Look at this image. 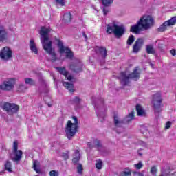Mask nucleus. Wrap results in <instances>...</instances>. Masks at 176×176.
<instances>
[{
  "instance_id": "13d9d810",
  "label": "nucleus",
  "mask_w": 176,
  "mask_h": 176,
  "mask_svg": "<svg viewBox=\"0 0 176 176\" xmlns=\"http://www.w3.org/2000/svg\"><path fill=\"white\" fill-rule=\"evenodd\" d=\"M113 1V0H111V3H112Z\"/></svg>"
},
{
  "instance_id": "e433bc0d",
  "label": "nucleus",
  "mask_w": 176,
  "mask_h": 176,
  "mask_svg": "<svg viewBox=\"0 0 176 176\" xmlns=\"http://www.w3.org/2000/svg\"><path fill=\"white\" fill-rule=\"evenodd\" d=\"M77 173L78 174H83V166H82L81 164H80L77 167Z\"/></svg>"
},
{
  "instance_id": "c85d7f7f",
  "label": "nucleus",
  "mask_w": 176,
  "mask_h": 176,
  "mask_svg": "<svg viewBox=\"0 0 176 176\" xmlns=\"http://www.w3.org/2000/svg\"><path fill=\"white\" fill-rule=\"evenodd\" d=\"M120 176H131V169H124V170L120 173Z\"/></svg>"
},
{
  "instance_id": "de8ad7c7",
  "label": "nucleus",
  "mask_w": 176,
  "mask_h": 176,
  "mask_svg": "<svg viewBox=\"0 0 176 176\" xmlns=\"http://www.w3.org/2000/svg\"><path fill=\"white\" fill-rule=\"evenodd\" d=\"M134 176H144V173H138V172H134Z\"/></svg>"
},
{
  "instance_id": "7c9ffc66",
  "label": "nucleus",
  "mask_w": 176,
  "mask_h": 176,
  "mask_svg": "<svg viewBox=\"0 0 176 176\" xmlns=\"http://www.w3.org/2000/svg\"><path fill=\"white\" fill-rule=\"evenodd\" d=\"M135 40V38L134 37V35L131 34L128 38V40L126 41V44L129 46H131V45H133V43L134 42Z\"/></svg>"
},
{
  "instance_id": "5701e85b",
  "label": "nucleus",
  "mask_w": 176,
  "mask_h": 176,
  "mask_svg": "<svg viewBox=\"0 0 176 176\" xmlns=\"http://www.w3.org/2000/svg\"><path fill=\"white\" fill-rule=\"evenodd\" d=\"M136 111L138 116H146V113H145V110H144V108H142L141 105H136Z\"/></svg>"
},
{
  "instance_id": "a19ab883",
  "label": "nucleus",
  "mask_w": 176,
  "mask_h": 176,
  "mask_svg": "<svg viewBox=\"0 0 176 176\" xmlns=\"http://www.w3.org/2000/svg\"><path fill=\"white\" fill-rule=\"evenodd\" d=\"M157 172V169L156 167L153 166L151 169V173L153 175H155L156 173Z\"/></svg>"
},
{
  "instance_id": "c756f323",
  "label": "nucleus",
  "mask_w": 176,
  "mask_h": 176,
  "mask_svg": "<svg viewBox=\"0 0 176 176\" xmlns=\"http://www.w3.org/2000/svg\"><path fill=\"white\" fill-rule=\"evenodd\" d=\"M27 90V88L25 87V85L24 84H19L17 87V91L19 93H24Z\"/></svg>"
},
{
  "instance_id": "9b49d317",
  "label": "nucleus",
  "mask_w": 176,
  "mask_h": 176,
  "mask_svg": "<svg viewBox=\"0 0 176 176\" xmlns=\"http://www.w3.org/2000/svg\"><path fill=\"white\" fill-rule=\"evenodd\" d=\"M175 24L176 16H173L170 19L164 22V23L157 28V31L158 32H164V31L167 30V27H171V25H175Z\"/></svg>"
},
{
  "instance_id": "f03ea898",
  "label": "nucleus",
  "mask_w": 176,
  "mask_h": 176,
  "mask_svg": "<svg viewBox=\"0 0 176 176\" xmlns=\"http://www.w3.org/2000/svg\"><path fill=\"white\" fill-rule=\"evenodd\" d=\"M74 122L72 123V120H68L65 126V133L68 140H71L72 137H75L78 130L79 129V121H78V118L76 116H72Z\"/></svg>"
},
{
  "instance_id": "a878e982",
  "label": "nucleus",
  "mask_w": 176,
  "mask_h": 176,
  "mask_svg": "<svg viewBox=\"0 0 176 176\" xmlns=\"http://www.w3.org/2000/svg\"><path fill=\"white\" fill-rule=\"evenodd\" d=\"M146 51L148 54H155L156 51L152 45H148L146 46Z\"/></svg>"
},
{
  "instance_id": "aec40b11",
  "label": "nucleus",
  "mask_w": 176,
  "mask_h": 176,
  "mask_svg": "<svg viewBox=\"0 0 176 176\" xmlns=\"http://www.w3.org/2000/svg\"><path fill=\"white\" fill-rule=\"evenodd\" d=\"M80 160V153H79V150H76L74 151V155L72 159V162L74 163V164H78Z\"/></svg>"
},
{
  "instance_id": "dca6fc26",
  "label": "nucleus",
  "mask_w": 176,
  "mask_h": 176,
  "mask_svg": "<svg viewBox=\"0 0 176 176\" xmlns=\"http://www.w3.org/2000/svg\"><path fill=\"white\" fill-rule=\"evenodd\" d=\"M113 123L116 127L119 128L123 126L124 121L123 120H120V118H119V115L115 113L113 115Z\"/></svg>"
},
{
  "instance_id": "37998d69",
  "label": "nucleus",
  "mask_w": 176,
  "mask_h": 176,
  "mask_svg": "<svg viewBox=\"0 0 176 176\" xmlns=\"http://www.w3.org/2000/svg\"><path fill=\"white\" fill-rule=\"evenodd\" d=\"M170 127H171V122L168 121L166 124L165 129H166V130H168V129H170Z\"/></svg>"
},
{
  "instance_id": "58836bf2",
  "label": "nucleus",
  "mask_w": 176,
  "mask_h": 176,
  "mask_svg": "<svg viewBox=\"0 0 176 176\" xmlns=\"http://www.w3.org/2000/svg\"><path fill=\"white\" fill-rule=\"evenodd\" d=\"M59 173L56 170H51L50 172V176H58Z\"/></svg>"
},
{
  "instance_id": "f704fd0d",
  "label": "nucleus",
  "mask_w": 176,
  "mask_h": 176,
  "mask_svg": "<svg viewBox=\"0 0 176 176\" xmlns=\"http://www.w3.org/2000/svg\"><path fill=\"white\" fill-rule=\"evenodd\" d=\"M102 2V5L104 6V8H108L109 5H111V0H100Z\"/></svg>"
},
{
  "instance_id": "473e14b6",
  "label": "nucleus",
  "mask_w": 176,
  "mask_h": 176,
  "mask_svg": "<svg viewBox=\"0 0 176 176\" xmlns=\"http://www.w3.org/2000/svg\"><path fill=\"white\" fill-rule=\"evenodd\" d=\"M38 163H39V162H38L37 160L34 162V163H33V168H34V171H36V173H37L38 174H40L41 169L37 168L38 167V165H37Z\"/></svg>"
},
{
  "instance_id": "2f4dec72",
  "label": "nucleus",
  "mask_w": 176,
  "mask_h": 176,
  "mask_svg": "<svg viewBox=\"0 0 176 176\" xmlns=\"http://www.w3.org/2000/svg\"><path fill=\"white\" fill-rule=\"evenodd\" d=\"M25 83L26 85H30V86H35V81L32 78H25Z\"/></svg>"
},
{
  "instance_id": "3c124183",
  "label": "nucleus",
  "mask_w": 176,
  "mask_h": 176,
  "mask_svg": "<svg viewBox=\"0 0 176 176\" xmlns=\"http://www.w3.org/2000/svg\"><path fill=\"white\" fill-rule=\"evenodd\" d=\"M103 14L104 16H107V14H108V10H107V9L103 8Z\"/></svg>"
},
{
  "instance_id": "412c9836",
  "label": "nucleus",
  "mask_w": 176,
  "mask_h": 176,
  "mask_svg": "<svg viewBox=\"0 0 176 176\" xmlns=\"http://www.w3.org/2000/svg\"><path fill=\"white\" fill-rule=\"evenodd\" d=\"M63 20L66 24L71 23L72 21V14L71 12L64 14Z\"/></svg>"
},
{
  "instance_id": "bb28decb",
  "label": "nucleus",
  "mask_w": 176,
  "mask_h": 176,
  "mask_svg": "<svg viewBox=\"0 0 176 176\" xmlns=\"http://www.w3.org/2000/svg\"><path fill=\"white\" fill-rule=\"evenodd\" d=\"M4 168L6 171H8V173H12V162L9 160L6 161L4 164Z\"/></svg>"
},
{
  "instance_id": "0eeeda50",
  "label": "nucleus",
  "mask_w": 176,
  "mask_h": 176,
  "mask_svg": "<svg viewBox=\"0 0 176 176\" xmlns=\"http://www.w3.org/2000/svg\"><path fill=\"white\" fill-rule=\"evenodd\" d=\"M58 42V47L59 49V53L60 54H63V53H66V58H69V60H73L74 58V52L69 49L68 47H64L63 42L57 38Z\"/></svg>"
},
{
  "instance_id": "c03bdc74",
  "label": "nucleus",
  "mask_w": 176,
  "mask_h": 176,
  "mask_svg": "<svg viewBox=\"0 0 176 176\" xmlns=\"http://www.w3.org/2000/svg\"><path fill=\"white\" fill-rule=\"evenodd\" d=\"M107 34H111V24H107V29L106 31Z\"/></svg>"
},
{
  "instance_id": "603ef678",
  "label": "nucleus",
  "mask_w": 176,
  "mask_h": 176,
  "mask_svg": "<svg viewBox=\"0 0 176 176\" xmlns=\"http://www.w3.org/2000/svg\"><path fill=\"white\" fill-rule=\"evenodd\" d=\"M82 36H84V38H85V39L87 40V35H86V32H82Z\"/></svg>"
},
{
  "instance_id": "39448f33",
  "label": "nucleus",
  "mask_w": 176,
  "mask_h": 176,
  "mask_svg": "<svg viewBox=\"0 0 176 176\" xmlns=\"http://www.w3.org/2000/svg\"><path fill=\"white\" fill-rule=\"evenodd\" d=\"M3 111L6 112L10 116H13L15 113L19 112L20 107L14 103H10L9 102H5L1 104Z\"/></svg>"
},
{
  "instance_id": "393cba45",
  "label": "nucleus",
  "mask_w": 176,
  "mask_h": 176,
  "mask_svg": "<svg viewBox=\"0 0 176 176\" xmlns=\"http://www.w3.org/2000/svg\"><path fill=\"white\" fill-rule=\"evenodd\" d=\"M56 69L60 75H63L65 78H67V76L68 74H69V72L67 71L64 67H56Z\"/></svg>"
},
{
  "instance_id": "09e8293b",
  "label": "nucleus",
  "mask_w": 176,
  "mask_h": 176,
  "mask_svg": "<svg viewBox=\"0 0 176 176\" xmlns=\"http://www.w3.org/2000/svg\"><path fill=\"white\" fill-rule=\"evenodd\" d=\"M87 145H88V146H89V148H90V149H93V148H95L94 144V145L91 144V142H88V143H87Z\"/></svg>"
},
{
  "instance_id": "4d7b16f0",
  "label": "nucleus",
  "mask_w": 176,
  "mask_h": 176,
  "mask_svg": "<svg viewBox=\"0 0 176 176\" xmlns=\"http://www.w3.org/2000/svg\"><path fill=\"white\" fill-rule=\"evenodd\" d=\"M117 131V133H118V134H120V132H119V131Z\"/></svg>"
},
{
  "instance_id": "79ce46f5",
  "label": "nucleus",
  "mask_w": 176,
  "mask_h": 176,
  "mask_svg": "<svg viewBox=\"0 0 176 176\" xmlns=\"http://www.w3.org/2000/svg\"><path fill=\"white\" fill-rule=\"evenodd\" d=\"M62 157H63L64 160H68V159H69V155L67 153H63Z\"/></svg>"
},
{
  "instance_id": "ea45409f",
  "label": "nucleus",
  "mask_w": 176,
  "mask_h": 176,
  "mask_svg": "<svg viewBox=\"0 0 176 176\" xmlns=\"http://www.w3.org/2000/svg\"><path fill=\"white\" fill-rule=\"evenodd\" d=\"M56 3H58L60 5V6H65V1L64 0H55Z\"/></svg>"
},
{
  "instance_id": "1a4fd4ad",
  "label": "nucleus",
  "mask_w": 176,
  "mask_h": 176,
  "mask_svg": "<svg viewBox=\"0 0 176 176\" xmlns=\"http://www.w3.org/2000/svg\"><path fill=\"white\" fill-rule=\"evenodd\" d=\"M14 85H16V80L10 78L2 82L0 89L3 91H12L14 89Z\"/></svg>"
},
{
  "instance_id": "864d4df0",
  "label": "nucleus",
  "mask_w": 176,
  "mask_h": 176,
  "mask_svg": "<svg viewBox=\"0 0 176 176\" xmlns=\"http://www.w3.org/2000/svg\"><path fill=\"white\" fill-rule=\"evenodd\" d=\"M158 47H159L160 49H163V44H159V45H158Z\"/></svg>"
},
{
  "instance_id": "a211bd4d",
  "label": "nucleus",
  "mask_w": 176,
  "mask_h": 176,
  "mask_svg": "<svg viewBox=\"0 0 176 176\" xmlns=\"http://www.w3.org/2000/svg\"><path fill=\"white\" fill-rule=\"evenodd\" d=\"M8 39V32L2 25H0V42H4Z\"/></svg>"
},
{
  "instance_id": "f8f14e48",
  "label": "nucleus",
  "mask_w": 176,
  "mask_h": 176,
  "mask_svg": "<svg viewBox=\"0 0 176 176\" xmlns=\"http://www.w3.org/2000/svg\"><path fill=\"white\" fill-rule=\"evenodd\" d=\"M0 57L2 60H9L13 57V52L8 47H5L0 52Z\"/></svg>"
},
{
  "instance_id": "a18cd8bd",
  "label": "nucleus",
  "mask_w": 176,
  "mask_h": 176,
  "mask_svg": "<svg viewBox=\"0 0 176 176\" xmlns=\"http://www.w3.org/2000/svg\"><path fill=\"white\" fill-rule=\"evenodd\" d=\"M140 131L142 133V134H145V133H146L148 131V129H146V128L142 126L140 129Z\"/></svg>"
},
{
  "instance_id": "9d476101",
  "label": "nucleus",
  "mask_w": 176,
  "mask_h": 176,
  "mask_svg": "<svg viewBox=\"0 0 176 176\" xmlns=\"http://www.w3.org/2000/svg\"><path fill=\"white\" fill-rule=\"evenodd\" d=\"M153 105L155 113H160L162 111V95L160 93L154 94L153 98Z\"/></svg>"
},
{
  "instance_id": "c9c22d12",
  "label": "nucleus",
  "mask_w": 176,
  "mask_h": 176,
  "mask_svg": "<svg viewBox=\"0 0 176 176\" xmlns=\"http://www.w3.org/2000/svg\"><path fill=\"white\" fill-rule=\"evenodd\" d=\"M133 166L136 170H141L142 167H144V164H142V162L140 161L139 163L135 164Z\"/></svg>"
},
{
  "instance_id": "4468645a",
  "label": "nucleus",
  "mask_w": 176,
  "mask_h": 176,
  "mask_svg": "<svg viewBox=\"0 0 176 176\" xmlns=\"http://www.w3.org/2000/svg\"><path fill=\"white\" fill-rule=\"evenodd\" d=\"M144 45V39L142 38H138L136 41L135 42L133 47V53H138L142 47V45Z\"/></svg>"
},
{
  "instance_id": "20e7f679",
  "label": "nucleus",
  "mask_w": 176,
  "mask_h": 176,
  "mask_svg": "<svg viewBox=\"0 0 176 176\" xmlns=\"http://www.w3.org/2000/svg\"><path fill=\"white\" fill-rule=\"evenodd\" d=\"M111 31L116 39H120L126 34V27L123 25H119V22L116 21H112Z\"/></svg>"
},
{
  "instance_id": "7ed1b4c3",
  "label": "nucleus",
  "mask_w": 176,
  "mask_h": 176,
  "mask_svg": "<svg viewBox=\"0 0 176 176\" xmlns=\"http://www.w3.org/2000/svg\"><path fill=\"white\" fill-rule=\"evenodd\" d=\"M140 69L138 67H135L133 72L127 74L126 72H122L120 74V80L122 86H127L130 83V79H133V80H138L140 79Z\"/></svg>"
},
{
  "instance_id": "b1692460",
  "label": "nucleus",
  "mask_w": 176,
  "mask_h": 176,
  "mask_svg": "<svg viewBox=\"0 0 176 176\" xmlns=\"http://www.w3.org/2000/svg\"><path fill=\"white\" fill-rule=\"evenodd\" d=\"M94 145L95 148H96L97 151H98L99 152H101V149H102V148H104L102 146V143L101 142V140H100L98 139H96L94 141Z\"/></svg>"
},
{
  "instance_id": "6e6552de",
  "label": "nucleus",
  "mask_w": 176,
  "mask_h": 176,
  "mask_svg": "<svg viewBox=\"0 0 176 176\" xmlns=\"http://www.w3.org/2000/svg\"><path fill=\"white\" fill-rule=\"evenodd\" d=\"M12 153L14 157L12 158V162H20L23 159V151L19 150V142L17 140L13 142Z\"/></svg>"
},
{
  "instance_id": "6e6d98bb",
  "label": "nucleus",
  "mask_w": 176,
  "mask_h": 176,
  "mask_svg": "<svg viewBox=\"0 0 176 176\" xmlns=\"http://www.w3.org/2000/svg\"><path fill=\"white\" fill-rule=\"evenodd\" d=\"M138 155H139V156H142V153H141L140 151H138Z\"/></svg>"
},
{
  "instance_id": "ddd939ff",
  "label": "nucleus",
  "mask_w": 176,
  "mask_h": 176,
  "mask_svg": "<svg viewBox=\"0 0 176 176\" xmlns=\"http://www.w3.org/2000/svg\"><path fill=\"white\" fill-rule=\"evenodd\" d=\"M83 64L80 62L72 63L69 65V69L73 72H76V74H79V72H82L83 71Z\"/></svg>"
},
{
  "instance_id": "6ab92c4d",
  "label": "nucleus",
  "mask_w": 176,
  "mask_h": 176,
  "mask_svg": "<svg viewBox=\"0 0 176 176\" xmlns=\"http://www.w3.org/2000/svg\"><path fill=\"white\" fill-rule=\"evenodd\" d=\"M29 46L32 53L38 54V48L36 47V44H35V41L33 39L30 40Z\"/></svg>"
},
{
  "instance_id": "f257e3e1",
  "label": "nucleus",
  "mask_w": 176,
  "mask_h": 176,
  "mask_svg": "<svg viewBox=\"0 0 176 176\" xmlns=\"http://www.w3.org/2000/svg\"><path fill=\"white\" fill-rule=\"evenodd\" d=\"M50 32V28H47L45 26L41 27L40 30V35L41 36V41L43 45V48L45 52L51 56V61L54 62L57 60V54L53 48V42L52 41H49V33ZM48 43H46L47 42Z\"/></svg>"
},
{
  "instance_id": "4be33fe9",
  "label": "nucleus",
  "mask_w": 176,
  "mask_h": 176,
  "mask_svg": "<svg viewBox=\"0 0 176 176\" xmlns=\"http://www.w3.org/2000/svg\"><path fill=\"white\" fill-rule=\"evenodd\" d=\"M63 86L68 90L70 93H74L75 91L74 84L68 82H63Z\"/></svg>"
},
{
  "instance_id": "49530a36",
  "label": "nucleus",
  "mask_w": 176,
  "mask_h": 176,
  "mask_svg": "<svg viewBox=\"0 0 176 176\" xmlns=\"http://www.w3.org/2000/svg\"><path fill=\"white\" fill-rule=\"evenodd\" d=\"M170 54H172V56H176V50L175 49H172L170 51Z\"/></svg>"
},
{
  "instance_id": "72a5a7b5",
  "label": "nucleus",
  "mask_w": 176,
  "mask_h": 176,
  "mask_svg": "<svg viewBox=\"0 0 176 176\" xmlns=\"http://www.w3.org/2000/svg\"><path fill=\"white\" fill-rule=\"evenodd\" d=\"M96 167L98 170H101V168H102V161L101 160L96 161Z\"/></svg>"
},
{
  "instance_id": "2eb2a0df",
  "label": "nucleus",
  "mask_w": 176,
  "mask_h": 176,
  "mask_svg": "<svg viewBox=\"0 0 176 176\" xmlns=\"http://www.w3.org/2000/svg\"><path fill=\"white\" fill-rule=\"evenodd\" d=\"M141 21H139L136 24L131 26L130 32H133V34H140V32L142 31V26L141 27Z\"/></svg>"
},
{
  "instance_id": "423d86ee",
  "label": "nucleus",
  "mask_w": 176,
  "mask_h": 176,
  "mask_svg": "<svg viewBox=\"0 0 176 176\" xmlns=\"http://www.w3.org/2000/svg\"><path fill=\"white\" fill-rule=\"evenodd\" d=\"M139 21H141V27L143 30H150L155 25V19L151 15L142 16Z\"/></svg>"
},
{
  "instance_id": "bf43d9fd",
  "label": "nucleus",
  "mask_w": 176,
  "mask_h": 176,
  "mask_svg": "<svg viewBox=\"0 0 176 176\" xmlns=\"http://www.w3.org/2000/svg\"><path fill=\"white\" fill-rule=\"evenodd\" d=\"M48 106H49V107H52V105H50V104H48Z\"/></svg>"
},
{
  "instance_id": "f3484780",
  "label": "nucleus",
  "mask_w": 176,
  "mask_h": 176,
  "mask_svg": "<svg viewBox=\"0 0 176 176\" xmlns=\"http://www.w3.org/2000/svg\"><path fill=\"white\" fill-rule=\"evenodd\" d=\"M95 52L96 54H100L102 58L107 57V48L105 47H96Z\"/></svg>"
},
{
  "instance_id": "8fccbe9b",
  "label": "nucleus",
  "mask_w": 176,
  "mask_h": 176,
  "mask_svg": "<svg viewBox=\"0 0 176 176\" xmlns=\"http://www.w3.org/2000/svg\"><path fill=\"white\" fill-rule=\"evenodd\" d=\"M67 80H71L72 79H74V77L72 76V75H67Z\"/></svg>"
},
{
  "instance_id": "5fc2aeb1",
  "label": "nucleus",
  "mask_w": 176,
  "mask_h": 176,
  "mask_svg": "<svg viewBox=\"0 0 176 176\" xmlns=\"http://www.w3.org/2000/svg\"><path fill=\"white\" fill-rule=\"evenodd\" d=\"M142 146H146V143H145V142H142Z\"/></svg>"
},
{
  "instance_id": "4c0bfd02",
  "label": "nucleus",
  "mask_w": 176,
  "mask_h": 176,
  "mask_svg": "<svg viewBox=\"0 0 176 176\" xmlns=\"http://www.w3.org/2000/svg\"><path fill=\"white\" fill-rule=\"evenodd\" d=\"M80 101H82L81 99L79 98L78 96H76L74 97V98L73 99V102L74 104H76L77 105L80 104Z\"/></svg>"
},
{
  "instance_id": "cd10ccee",
  "label": "nucleus",
  "mask_w": 176,
  "mask_h": 176,
  "mask_svg": "<svg viewBox=\"0 0 176 176\" xmlns=\"http://www.w3.org/2000/svg\"><path fill=\"white\" fill-rule=\"evenodd\" d=\"M134 119V111H131L124 119V123H129V122H131Z\"/></svg>"
}]
</instances>
